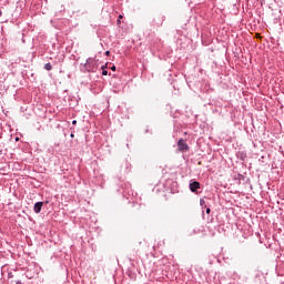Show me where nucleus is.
Masks as SVG:
<instances>
[{"label": "nucleus", "instance_id": "f257e3e1", "mask_svg": "<svg viewBox=\"0 0 284 284\" xmlns=\"http://www.w3.org/2000/svg\"><path fill=\"white\" fill-rule=\"evenodd\" d=\"M178 146H179L180 152H185V151L190 150V146L187 145V143H185V141L183 139L179 140Z\"/></svg>", "mask_w": 284, "mask_h": 284}, {"label": "nucleus", "instance_id": "f03ea898", "mask_svg": "<svg viewBox=\"0 0 284 284\" xmlns=\"http://www.w3.org/2000/svg\"><path fill=\"white\" fill-rule=\"evenodd\" d=\"M190 190H191V192H196L197 190H201V183H199V182H192L191 184H190Z\"/></svg>", "mask_w": 284, "mask_h": 284}, {"label": "nucleus", "instance_id": "7ed1b4c3", "mask_svg": "<svg viewBox=\"0 0 284 284\" xmlns=\"http://www.w3.org/2000/svg\"><path fill=\"white\" fill-rule=\"evenodd\" d=\"M42 207H43V202H38L33 206V212H36V214H40Z\"/></svg>", "mask_w": 284, "mask_h": 284}, {"label": "nucleus", "instance_id": "20e7f679", "mask_svg": "<svg viewBox=\"0 0 284 284\" xmlns=\"http://www.w3.org/2000/svg\"><path fill=\"white\" fill-rule=\"evenodd\" d=\"M44 70H48V71L52 70V64L51 63L44 64Z\"/></svg>", "mask_w": 284, "mask_h": 284}, {"label": "nucleus", "instance_id": "39448f33", "mask_svg": "<svg viewBox=\"0 0 284 284\" xmlns=\"http://www.w3.org/2000/svg\"><path fill=\"white\" fill-rule=\"evenodd\" d=\"M102 75H103V77H108V70L103 69Z\"/></svg>", "mask_w": 284, "mask_h": 284}, {"label": "nucleus", "instance_id": "423d86ee", "mask_svg": "<svg viewBox=\"0 0 284 284\" xmlns=\"http://www.w3.org/2000/svg\"><path fill=\"white\" fill-rule=\"evenodd\" d=\"M111 70H112L113 72H115V71H116V67H115V65L111 67Z\"/></svg>", "mask_w": 284, "mask_h": 284}, {"label": "nucleus", "instance_id": "0eeeda50", "mask_svg": "<svg viewBox=\"0 0 284 284\" xmlns=\"http://www.w3.org/2000/svg\"><path fill=\"white\" fill-rule=\"evenodd\" d=\"M105 57H110V51H105Z\"/></svg>", "mask_w": 284, "mask_h": 284}, {"label": "nucleus", "instance_id": "6e6552de", "mask_svg": "<svg viewBox=\"0 0 284 284\" xmlns=\"http://www.w3.org/2000/svg\"><path fill=\"white\" fill-rule=\"evenodd\" d=\"M212 212V210L206 209V214H210Z\"/></svg>", "mask_w": 284, "mask_h": 284}, {"label": "nucleus", "instance_id": "1a4fd4ad", "mask_svg": "<svg viewBox=\"0 0 284 284\" xmlns=\"http://www.w3.org/2000/svg\"><path fill=\"white\" fill-rule=\"evenodd\" d=\"M72 125H77V120H73V121H72Z\"/></svg>", "mask_w": 284, "mask_h": 284}, {"label": "nucleus", "instance_id": "9d476101", "mask_svg": "<svg viewBox=\"0 0 284 284\" xmlns=\"http://www.w3.org/2000/svg\"><path fill=\"white\" fill-rule=\"evenodd\" d=\"M105 68H108V64L103 65V67H102V70H105Z\"/></svg>", "mask_w": 284, "mask_h": 284}, {"label": "nucleus", "instance_id": "9b49d317", "mask_svg": "<svg viewBox=\"0 0 284 284\" xmlns=\"http://www.w3.org/2000/svg\"><path fill=\"white\" fill-rule=\"evenodd\" d=\"M70 136H71V139H74V133H71Z\"/></svg>", "mask_w": 284, "mask_h": 284}, {"label": "nucleus", "instance_id": "f8f14e48", "mask_svg": "<svg viewBox=\"0 0 284 284\" xmlns=\"http://www.w3.org/2000/svg\"><path fill=\"white\" fill-rule=\"evenodd\" d=\"M121 19H123V16L120 14V16H119V20H121Z\"/></svg>", "mask_w": 284, "mask_h": 284}, {"label": "nucleus", "instance_id": "ddd939ff", "mask_svg": "<svg viewBox=\"0 0 284 284\" xmlns=\"http://www.w3.org/2000/svg\"><path fill=\"white\" fill-rule=\"evenodd\" d=\"M118 23H121V20L118 19Z\"/></svg>", "mask_w": 284, "mask_h": 284}, {"label": "nucleus", "instance_id": "4468645a", "mask_svg": "<svg viewBox=\"0 0 284 284\" xmlns=\"http://www.w3.org/2000/svg\"><path fill=\"white\" fill-rule=\"evenodd\" d=\"M0 17H1V11H0Z\"/></svg>", "mask_w": 284, "mask_h": 284}]
</instances>
